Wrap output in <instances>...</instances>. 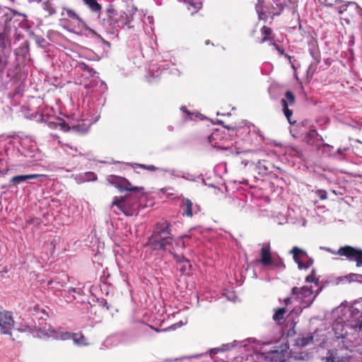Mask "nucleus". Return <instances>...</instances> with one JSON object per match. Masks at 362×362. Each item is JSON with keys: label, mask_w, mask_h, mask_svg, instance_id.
Segmentation results:
<instances>
[{"label": "nucleus", "mask_w": 362, "mask_h": 362, "mask_svg": "<svg viewBox=\"0 0 362 362\" xmlns=\"http://www.w3.org/2000/svg\"><path fill=\"white\" fill-rule=\"evenodd\" d=\"M272 316L273 320L279 325H282L285 321V315L287 312L286 308H279L274 310Z\"/></svg>", "instance_id": "ddd939ff"}, {"label": "nucleus", "mask_w": 362, "mask_h": 362, "mask_svg": "<svg viewBox=\"0 0 362 362\" xmlns=\"http://www.w3.org/2000/svg\"><path fill=\"white\" fill-rule=\"evenodd\" d=\"M261 34L262 37L260 40V43H264L265 42L274 40L273 31L269 27L264 25L261 28Z\"/></svg>", "instance_id": "dca6fc26"}, {"label": "nucleus", "mask_w": 362, "mask_h": 362, "mask_svg": "<svg viewBox=\"0 0 362 362\" xmlns=\"http://www.w3.org/2000/svg\"><path fill=\"white\" fill-rule=\"evenodd\" d=\"M206 44L209 45V40L206 41Z\"/></svg>", "instance_id": "a18cd8bd"}, {"label": "nucleus", "mask_w": 362, "mask_h": 362, "mask_svg": "<svg viewBox=\"0 0 362 362\" xmlns=\"http://www.w3.org/2000/svg\"><path fill=\"white\" fill-rule=\"evenodd\" d=\"M257 11L258 13V18L259 20H262L264 22H266L268 19L269 15L267 14L268 11H264L262 7L257 6Z\"/></svg>", "instance_id": "5701e85b"}, {"label": "nucleus", "mask_w": 362, "mask_h": 362, "mask_svg": "<svg viewBox=\"0 0 362 362\" xmlns=\"http://www.w3.org/2000/svg\"><path fill=\"white\" fill-rule=\"evenodd\" d=\"M93 12L100 13L102 7L96 0H81Z\"/></svg>", "instance_id": "a211bd4d"}, {"label": "nucleus", "mask_w": 362, "mask_h": 362, "mask_svg": "<svg viewBox=\"0 0 362 362\" xmlns=\"http://www.w3.org/2000/svg\"><path fill=\"white\" fill-rule=\"evenodd\" d=\"M172 255L173 257V259H175V261L177 264V266L180 265V264H182L185 260L187 259L186 257H185L182 255H178V254H176V253H172Z\"/></svg>", "instance_id": "a878e982"}, {"label": "nucleus", "mask_w": 362, "mask_h": 362, "mask_svg": "<svg viewBox=\"0 0 362 362\" xmlns=\"http://www.w3.org/2000/svg\"><path fill=\"white\" fill-rule=\"evenodd\" d=\"M172 225L167 221L156 224L152 235L148 238L146 245L153 250H166L172 245Z\"/></svg>", "instance_id": "f257e3e1"}, {"label": "nucleus", "mask_w": 362, "mask_h": 362, "mask_svg": "<svg viewBox=\"0 0 362 362\" xmlns=\"http://www.w3.org/2000/svg\"><path fill=\"white\" fill-rule=\"evenodd\" d=\"M342 0H337L336 2H341Z\"/></svg>", "instance_id": "49530a36"}, {"label": "nucleus", "mask_w": 362, "mask_h": 362, "mask_svg": "<svg viewBox=\"0 0 362 362\" xmlns=\"http://www.w3.org/2000/svg\"><path fill=\"white\" fill-rule=\"evenodd\" d=\"M347 7H348V4H344V5L341 6H340V7L339 8V9H338V13H339V14L343 13L344 11H346Z\"/></svg>", "instance_id": "e433bc0d"}, {"label": "nucleus", "mask_w": 362, "mask_h": 362, "mask_svg": "<svg viewBox=\"0 0 362 362\" xmlns=\"http://www.w3.org/2000/svg\"><path fill=\"white\" fill-rule=\"evenodd\" d=\"M272 45L274 47V48L278 51V52L281 54V55H285L286 57H289L288 56V54H286L284 52V49L281 48L276 43L274 42L272 43Z\"/></svg>", "instance_id": "7c9ffc66"}, {"label": "nucleus", "mask_w": 362, "mask_h": 362, "mask_svg": "<svg viewBox=\"0 0 362 362\" xmlns=\"http://www.w3.org/2000/svg\"><path fill=\"white\" fill-rule=\"evenodd\" d=\"M182 245H183V247H185V242L184 241H182Z\"/></svg>", "instance_id": "de8ad7c7"}, {"label": "nucleus", "mask_w": 362, "mask_h": 362, "mask_svg": "<svg viewBox=\"0 0 362 362\" xmlns=\"http://www.w3.org/2000/svg\"><path fill=\"white\" fill-rule=\"evenodd\" d=\"M292 300H291V298H286L284 300V303L285 304L286 306H288L291 303Z\"/></svg>", "instance_id": "ea45409f"}, {"label": "nucleus", "mask_w": 362, "mask_h": 362, "mask_svg": "<svg viewBox=\"0 0 362 362\" xmlns=\"http://www.w3.org/2000/svg\"><path fill=\"white\" fill-rule=\"evenodd\" d=\"M136 166L141 168H143V169H146L149 171H156V170H158V168L155 167L154 165H144V164H135Z\"/></svg>", "instance_id": "cd10ccee"}, {"label": "nucleus", "mask_w": 362, "mask_h": 362, "mask_svg": "<svg viewBox=\"0 0 362 362\" xmlns=\"http://www.w3.org/2000/svg\"><path fill=\"white\" fill-rule=\"evenodd\" d=\"M42 175L40 174H30V175H21L13 177L11 179V182H13L15 184H18L25 181H27L30 179H35L40 177H42Z\"/></svg>", "instance_id": "2eb2a0df"}, {"label": "nucleus", "mask_w": 362, "mask_h": 362, "mask_svg": "<svg viewBox=\"0 0 362 362\" xmlns=\"http://www.w3.org/2000/svg\"><path fill=\"white\" fill-rule=\"evenodd\" d=\"M291 293L293 296H296L298 298L302 299L311 296L313 295V290L310 287L303 286L298 288L295 286L292 288Z\"/></svg>", "instance_id": "9d476101"}, {"label": "nucleus", "mask_w": 362, "mask_h": 362, "mask_svg": "<svg viewBox=\"0 0 362 362\" xmlns=\"http://www.w3.org/2000/svg\"><path fill=\"white\" fill-rule=\"evenodd\" d=\"M351 357L346 353L338 350H329L326 356V362H350Z\"/></svg>", "instance_id": "6e6552de"}, {"label": "nucleus", "mask_w": 362, "mask_h": 362, "mask_svg": "<svg viewBox=\"0 0 362 362\" xmlns=\"http://www.w3.org/2000/svg\"><path fill=\"white\" fill-rule=\"evenodd\" d=\"M281 101L286 102L288 104V106L292 105L296 102V98L292 92L287 90L285 93V98L282 99Z\"/></svg>", "instance_id": "412c9836"}, {"label": "nucleus", "mask_w": 362, "mask_h": 362, "mask_svg": "<svg viewBox=\"0 0 362 362\" xmlns=\"http://www.w3.org/2000/svg\"><path fill=\"white\" fill-rule=\"evenodd\" d=\"M345 4H348V6L350 5H356L357 7H359L358 4L354 1H348Z\"/></svg>", "instance_id": "a19ab883"}, {"label": "nucleus", "mask_w": 362, "mask_h": 362, "mask_svg": "<svg viewBox=\"0 0 362 362\" xmlns=\"http://www.w3.org/2000/svg\"><path fill=\"white\" fill-rule=\"evenodd\" d=\"M277 7L279 9V12H280V13L284 10V6L281 4H277Z\"/></svg>", "instance_id": "79ce46f5"}, {"label": "nucleus", "mask_w": 362, "mask_h": 362, "mask_svg": "<svg viewBox=\"0 0 362 362\" xmlns=\"http://www.w3.org/2000/svg\"><path fill=\"white\" fill-rule=\"evenodd\" d=\"M180 207L182 211V215L188 218H192L194 214H197L200 211L199 206H194L192 202L187 198L182 199Z\"/></svg>", "instance_id": "1a4fd4ad"}, {"label": "nucleus", "mask_w": 362, "mask_h": 362, "mask_svg": "<svg viewBox=\"0 0 362 362\" xmlns=\"http://www.w3.org/2000/svg\"><path fill=\"white\" fill-rule=\"evenodd\" d=\"M185 4L192 14L197 13L202 8V3L192 0H185Z\"/></svg>", "instance_id": "f3484780"}, {"label": "nucleus", "mask_w": 362, "mask_h": 362, "mask_svg": "<svg viewBox=\"0 0 362 362\" xmlns=\"http://www.w3.org/2000/svg\"><path fill=\"white\" fill-rule=\"evenodd\" d=\"M272 265L279 269L285 268V264L281 259H280L279 261H276L274 259V264H272Z\"/></svg>", "instance_id": "2f4dec72"}, {"label": "nucleus", "mask_w": 362, "mask_h": 362, "mask_svg": "<svg viewBox=\"0 0 362 362\" xmlns=\"http://www.w3.org/2000/svg\"><path fill=\"white\" fill-rule=\"evenodd\" d=\"M272 9H273L272 11H269L268 10L267 11H268L269 15H270L272 20H274V18L275 16L280 15V12H278V11L276 12L275 10H274L275 8H274V6H272Z\"/></svg>", "instance_id": "473e14b6"}, {"label": "nucleus", "mask_w": 362, "mask_h": 362, "mask_svg": "<svg viewBox=\"0 0 362 362\" xmlns=\"http://www.w3.org/2000/svg\"><path fill=\"white\" fill-rule=\"evenodd\" d=\"M43 334L48 337H52L57 340L65 341L72 339L74 344L78 346L88 345L86 338L82 333L63 332L61 329H55L52 327H49Z\"/></svg>", "instance_id": "f03ea898"}, {"label": "nucleus", "mask_w": 362, "mask_h": 362, "mask_svg": "<svg viewBox=\"0 0 362 362\" xmlns=\"http://www.w3.org/2000/svg\"><path fill=\"white\" fill-rule=\"evenodd\" d=\"M64 146L73 150L75 152H78V148H77V146H73L71 145V144H64Z\"/></svg>", "instance_id": "4c0bfd02"}, {"label": "nucleus", "mask_w": 362, "mask_h": 362, "mask_svg": "<svg viewBox=\"0 0 362 362\" xmlns=\"http://www.w3.org/2000/svg\"><path fill=\"white\" fill-rule=\"evenodd\" d=\"M107 181L120 192H142L144 190V187H133L131 182L123 177L110 175L107 177Z\"/></svg>", "instance_id": "7ed1b4c3"}, {"label": "nucleus", "mask_w": 362, "mask_h": 362, "mask_svg": "<svg viewBox=\"0 0 362 362\" xmlns=\"http://www.w3.org/2000/svg\"><path fill=\"white\" fill-rule=\"evenodd\" d=\"M281 103L283 106V110H284V115L286 116V117L288 119V121L289 122V123L293 124V122H292L291 121V117L293 115L292 110L288 109V104L286 102L281 101Z\"/></svg>", "instance_id": "4be33fe9"}, {"label": "nucleus", "mask_w": 362, "mask_h": 362, "mask_svg": "<svg viewBox=\"0 0 362 362\" xmlns=\"http://www.w3.org/2000/svg\"><path fill=\"white\" fill-rule=\"evenodd\" d=\"M313 337H303L301 339V343L300 344L302 346H306L308 345V344H310V342L313 341Z\"/></svg>", "instance_id": "c756f323"}, {"label": "nucleus", "mask_w": 362, "mask_h": 362, "mask_svg": "<svg viewBox=\"0 0 362 362\" xmlns=\"http://www.w3.org/2000/svg\"><path fill=\"white\" fill-rule=\"evenodd\" d=\"M55 127H57V126L60 127V129H63L64 131L66 132L69 129V127L67 126V124L64 122H60L57 124H54Z\"/></svg>", "instance_id": "72a5a7b5"}, {"label": "nucleus", "mask_w": 362, "mask_h": 362, "mask_svg": "<svg viewBox=\"0 0 362 362\" xmlns=\"http://www.w3.org/2000/svg\"><path fill=\"white\" fill-rule=\"evenodd\" d=\"M322 3L325 4L327 6H332L333 3L329 0H320Z\"/></svg>", "instance_id": "58836bf2"}, {"label": "nucleus", "mask_w": 362, "mask_h": 362, "mask_svg": "<svg viewBox=\"0 0 362 362\" xmlns=\"http://www.w3.org/2000/svg\"><path fill=\"white\" fill-rule=\"evenodd\" d=\"M218 135L217 132L211 133L208 136L209 142L213 146V140L215 139V136Z\"/></svg>", "instance_id": "f704fd0d"}, {"label": "nucleus", "mask_w": 362, "mask_h": 362, "mask_svg": "<svg viewBox=\"0 0 362 362\" xmlns=\"http://www.w3.org/2000/svg\"><path fill=\"white\" fill-rule=\"evenodd\" d=\"M316 194L321 200H325L327 198V193L324 189H319L316 192Z\"/></svg>", "instance_id": "c85d7f7f"}, {"label": "nucleus", "mask_w": 362, "mask_h": 362, "mask_svg": "<svg viewBox=\"0 0 362 362\" xmlns=\"http://www.w3.org/2000/svg\"><path fill=\"white\" fill-rule=\"evenodd\" d=\"M129 198V195L115 197L112 202L111 207L117 206V209L122 211L126 216H132L134 211V204L128 201Z\"/></svg>", "instance_id": "39448f33"}, {"label": "nucleus", "mask_w": 362, "mask_h": 362, "mask_svg": "<svg viewBox=\"0 0 362 362\" xmlns=\"http://www.w3.org/2000/svg\"><path fill=\"white\" fill-rule=\"evenodd\" d=\"M313 273H314V270H313ZM305 281L307 282H310V283L313 282L315 281V276H314V274H311L307 276L306 278H305Z\"/></svg>", "instance_id": "c9c22d12"}, {"label": "nucleus", "mask_w": 362, "mask_h": 362, "mask_svg": "<svg viewBox=\"0 0 362 362\" xmlns=\"http://www.w3.org/2000/svg\"><path fill=\"white\" fill-rule=\"evenodd\" d=\"M264 267L272 266L274 264V259L272 255V250L269 243H263L260 250V259L257 260Z\"/></svg>", "instance_id": "0eeeda50"}, {"label": "nucleus", "mask_w": 362, "mask_h": 362, "mask_svg": "<svg viewBox=\"0 0 362 362\" xmlns=\"http://www.w3.org/2000/svg\"><path fill=\"white\" fill-rule=\"evenodd\" d=\"M62 9L66 13V15L69 20L76 21L78 23H83L82 18L74 9L68 6H63Z\"/></svg>", "instance_id": "4468645a"}, {"label": "nucleus", "mask_w": 362, "mask_h": 362, "mask_svg": "<svg viewBox=\"0 0 362 362\" xmlns=\"http://www.w3.org/2000/svg\"><path fill=\"white\" fill-rule=\"evenodd\" d=\"M7 35L5 33H0V47L4 49L6 47V40Z\"/></svg>", "instance_id": "bb28decb"}, {"label": "nucleus", "mask_w": 362, "mask_h": 362, "mask_svg": "<svg viewBox=\"0 0 362 362\" xmlns=\"http://www.w3.org/2000/svg\"><path fill=\"white\" fill-rule=\"evenodd\" d=\"M78 66L83 71H88L90 75L95 74V71L93 68H90L86 64L82 62L78 64Z\"/></svg>", "instance_id": "393cba45"}, {"label": "nucleus", "mask_w": 362, "mask_h": 362, "mask_svg": "<svg viewBox=\"0 0 362 362\" xmlns=\"http://www.w3.org/2000/svg\"><path fill=\"white\" fill-rule=\"evenodd\" d=\"M42 8L48 13L49 16H52L56 13V10L53 4L49 1H44L42 4Z\"/></svg>", "instance_id": "aec40b11"}, {"label": "nucleus", "mask_w": 362, "mask_h": 362, "mask_svg": "<svg viewBox=\"0 0 362 362\" xmlns=\"http://www.w3.org/2000/svg\"><path fill=\"white\" fill-rule=\"evenodd\" d=\"M352 276H359V277H361L362 278V275L361 274H351Z\"/></svg>", "instance_id": "c03bdc74"}, {"label": "nucleus", "mask_w": 362, "mask_h": 362, "mask_svg": "<svg viewBox=\"0 0 362 362\" xmlns=\"http://www.w3.org/2000/svg\"><path fill=\"white\" fill-rule=\"evenodd\" d=\"M291 253L293 254V260L298 265H300L302 264V260L305 259V257H308L307 252L296 246L293 247L291 250Z\"/></svg>", "instance_id": "f8f14e48"}, {"label": "nucleus", "mask_w": 362, "mask_h": 362, "mask_svg": "<svg viewBox=\"0 0 362 362\" xmlns=\"http://www.w3.org/2000/svg\"><path fill=\"white\" fill-rule=\"evenodd\" d=\"M305 259H307V260L305 262L302 260V264L300 265H298L299 269H308L313 265L314 261L311 257L308 256Z\"/></svg>", "instance_id": "b1692460"}, {"label": "nucleus", "mask_w": 362, "mask_h": 362, "mask_svg": "<svg viewBox=\"0 0 362 362\" xmlns=\"http://www.w3.org/2000/svg\"><path fill=\"white\" fill-rule=\"evenodd\" d=\"M335 254L339 256L346 257L351 261H355L356 262V266L358 267L362 266L361 250L356 249L349 245H346L341 247Z\"/></svg>", "instance_id": "20e7f679"}, {"label": "nucleus", "mask_w": 362, "mask_h": 362, "mask_svg": "<svg viewBox=\"0 0 362 362\" xmlns=\"http://www.w3.org/2000/svg\"><path fill=\"white\" fill-rule=\"evenodd\" d=\"M178 269L182 274H189L192 269V264L187 259L182 264L178 265Z\"/></svg>", "instance_id": "6ab92c4d"}, {"label": "nucleus", "mask_w": 362, "mask_h": 362, "mask_svg": "<svg viewBox=\"0 0 362 362\" xmlns=\"http://www.w3.org/2000/svg\"><path fill=\"white\" fill-rule=\"evenodd\" d=\"M89 174H90L91 176H93V180L96 179V178H95V175L93 173H89Z\"/></svg>", "instance_id": "37998d69"}, {"label": "nucleus", "mask_w": 362, "mask_h": 362, "mask_svg": "<svg viewBox=\"0 0 362 362\" xmlns=\"http://www.w3.org/2000/svg\"><path fill=\"white\" fill-rule=\"evenodd\" d=\"M13 326V313L6 310H0V333H8Z\"/></svg>", "instance_id": "423d86ee"}, {"label": "nucleus", "mask_w": 362, "mask_h": 362, "mask_svg": "<svg viewBox=\"0 0 362 362\" xmlns=\"http://www.w3.org/2000/svg\"><path fill=\"white\" fill-rule=\"evenodd\" d=\"M257 166L264 174L272 173L275 169H279L271 161L264 159L259 160Z\"/></svg>", "instance_id": "9b49d317"}]
</instances>
